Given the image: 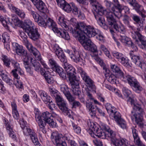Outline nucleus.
I'll return each mask as SVG.
<instances>
[{
  "label": "nucleus",
  "mask_w": 146,
  "mask_h": 146,
  "mask_svg": "<svg viewBox=\"0 0 146 146\" xmlns=\"http://www.w3.org/2000/svg\"><path fill=\"white\" fill-rule=\"evenodd\" d=\"M79 87L75 88L74 87V86L72 87V90L74 95L79 96L81 93L80 91L79 90Z\"/></svg>",
  "instance_id": "obj_53"
},
{
  "label": "nucleus",
  "mask_w": 146,
  "mask_h": 146,
  "mask_svg": "<svg viewBox=\"0 0 146 146\" xmlns=\"http://www.w3.org/2000/svg\"><path fill=\"white\" fill-rule=\"evenodd\" d=\"M35 117L36 121L38 123V129L40 133L42 132L44 134L46 133V129L45 126L46 125V122L44 119L41 118L40 115L38 114H35Z\"/></svg>",
  "instance_id": "obj_16"
},
{
  "label": "nucleus",
  "mask_w": 146,
  "mask_h": 146,
  "mask_svg": "<svg viewBox=\"0 0 146 146\" xmlns=\"http://www.w3.org/2000/svg\"><path fill=\"white\" fill-rule=\"evenodd\" d=\"M1 40L3 43L8 42L9 40L10 37L7 33H4L1 36Z\"/></svg>",
  "instance_id": "obj_50"
},
{
  "label": "nucleus",
  "mask_w": 146,
  "mask_h": 146,
  "mask_svg": "<svg viewBox=\"0 0 146 146\" xmlns=\"http://www.w3.org/2000/svg\"><path fill=\"white\" fill-rule=\"evenodd\" d=\"M110 68L111 71L115 74L118 78H120L123 81V79L125 77L129 76L128 74H125L124 75V73L121 70L120 68L116 64H111L110 65Z\"/></svg>",
  "instance_id": "obj_17"
},
{
  "label": "nucleus",
  "mask_w": 146,
  "mask_h": 146,
  "mask_svg": "<svg viewBox=\"0 0 146 146\" xmlns=\"http://www.w3.org/2000/svg\"><path fill=\"white\" fill-rule=\"evenodd\" d=\"M78 40L85 49L93 52H97L96 46L90 39L86 38L85 35H82L79 37Z\"/></svg>",
  "instance_id": "obj_6"
},
{
  "label": "nucleus",
  "mask_w": 146,
  "mask_h": 146,
  "mask_svg": "<svg viewBox=\"0 0 146 146\" xmlns=\"http://www.w3.org/2000/svg\"><path fill=\"white\" fill-rule=\"evenodd\" d=\"M100 49L104 52L106 55L109 58H110L111 57L109 52L108 50L105 46L102 44L100 46Z\"/></svg>",
  "instance_id": "obj_55"
},
{
  "label": "nucleus",
  "mask_w": 146,
  "mask_h": 146,
  "mask_svg": "<svg viewBox=\"0 0 146 146\" xmlns=\"http://www.w3.org/2000/svg\"><path fill=\"white\" fill-rule=\"evenodd\" d=\"M134 141L136 145L138 146H145V145L140 140L137 134V131L133 127L131 128Z\"/></svg>",
  "instance_id": "obj_25"
},
{
  "label": "nucleus",
  "mask_w": 146,
  "mask_h": 146,
  "mask_svg": "<svg viewBox=\"0 0 146 146\" xmlns=\"http://www.w3.org/2000/svg\"><path fill=\"white\" fill-rule=\"evenodd\" d=\"M51 138L53 143H55L56 144L61 143L65 140L69 142V140H70L65 136H64L62 134L58 133H53L52 134Z\"/></svg>",
  "instance_id": "obj_15"
},
{
  "label": "nucleus",
  "mask_w": 146,
  "mask_h": 146,
  "mask_svg": "<svg viewBox=\"0 0 146 146\" xmlns=\"http://www.w3.org/2000/svg\"><path fill=\"white\" fill-rule=\"evenodd\" d=\"M106 108L110 116L113 117L117 122L122 119L119 113L117 111L114 107L112 106L110 104H106Z\"/></svg>",
  "instance_id": "obj_10"
},
{
  "label": "nucleus",
  "mask_w": 146,
  "mask_h": 146,
  "mask_svg": "<svg viewBox=\"0 0 146 146\" xmlns=\"http://www.w3.org/2000/svg\"><path fill=\"white\" fill-rule=\"evenodd\" d=\"M36 8L40 12L46 13L47 9L45 4L42 0H31Z\"/></svg>",
  "instance_id": "obj_19"
},
{
  "label": "nucleus",
  "mask_w": 146,
  "mask_h": 146,
  "mask_svg": "<svg viewBox=\"0 0 146 146\" xmlns=\"http://www.w3.org/2000/svg\"><path fill=\"white\" fill-rule=\"evenodd\" d=\"M111 144L115 146H127L125 141L123 139L118 140L116 139L114 143H112Z\"/></svg>",
  "instance_id": "obj_40"
},
{
  "label": "nucleus",
  "mask_w": 146,
  "mask_h": 146,
  "mask_svg": "<svg viewBox=\"0 0 146 146\" xmlns=\"http://www.w3.org/2000/svg\"><path fill=\"white\" fill-rule=\"evenodd\" d=\"M21 38V40L26 46L29 50L32 53L36 59L40 61L44 67L46 69L49 68L47 65L44 61L42 59L40 54L39 52L30 43L27 39V36L25 33L23 32H19Z\"/></svg>",
  "instance_id": "obj_1"
},
{
  "label": "nucleus",
  "mask_w": 146,
  "mask_h": 146,
  "mask_svg": "<svg viewBox=\"0 0 146 146\" xmlns=\"http://www.w3.org/2000/svg\"><path fill=\"white\" fill-rule=\"evenodd\" d=\"M58 23L64 29V30L65 31H63L61 29H59L57 27L56 24L51 29H52L54 33H56L58 36L61 37L65 40H69L70 39V37L68 33L66 32V31H69V28L65 20L64 19L63 17H59L58 19Z\"/></svg>",
  "instance_id": "obj_2"
},
{
  "label": "nucleus",
  "mask_w": 146,
  "mask_h": 146,
  "mask_svg": "<svg viewBox=\"0 0 146 146\" xmlns=\"http://www.w3.org/2000/svg\"><path fill=\"white\" fill-rule=\"evenodd\" d=\"M132 36L133 38L135 40L136 44H138L139 42L137 39H138L139 40L144 36L141 35L139 32L138 31H135L134 33H132Z\"/></svg>",
  "instance_id": "obj_38"
},
{
  "label": "nucleus",
  "mask_w": 146,
  "mask_h": 146,
  "mask_svg": "<svg viewBox=\"0 0 146 146\" xmlns=\"http://www.w3.org/2000/svg\"><path fill=\"white\" fill-rule=\"evenodd\" d=\"M129 17L127 15H124L123 17V23L128 27H131L129 22Z\"/></svg>",
  "instance_id": "obj_62"
},
{
  "label": "nucleus",
  "mask_w": 146,
  "mask_h": 146,
  "mask_svg": "<svg viewBox=\"0 0 146 146\" xmlns=\"http://www.w3.org/2000/svg\"><path fill=\"white\" fill-rule=\"evenodd\" d=\"M86 107L89 112V114L91 117L94 116L96 115V107L95 108L92 105V103L87 102L86 103Z\"/></svg>",
  "instance_id": "obj_30"
},
{
  "label": "nucleus",
  "mask_w": 146,
  "mask_h": 146,
  "mask_svg": "<svg viewBox=\"0 0 146 146\" xmlns=\"http://www.w3.org/2000/svg\"><path fill=\"white\" fill-rule=\"evenodd\" d=\"M2 68H0V76L7 84L10 85H11L13 83V80L8 77L7 73Z\"/></svg>",
  "instance_id": "obj_27"
},
{
  "label": "nucleus",
  "mask_w": 146,
  "mask_h": 146,
  "mask_svg": "<svg viewBox=\"0 0 146 146\" xmlns=\"http://www.w3.org/2000/svg\"><path fill=\"white\" fill-rule=\"evenodd\" d=\"M95 60L98 63L100 66H104L103 67V69L106 71V72H107V69L106 67L104 66V64L103 63V61L99 57L97 56L95 57L94 58Z\"/></svg>",
  "instance_id": "obj_52"
},
{
  "label": "nucleus",
  "mask_w": 146,
  "mask_h": 146,
  "mask_svg": "<svg viewBox=\"0 0 146 146\" xmlns=\"http://www.w3.org/2000/svg\"><path fill=\"white\" fill-rule=\"evenodd\" d=\"M65 59L66 60V61L62 62L63 63L62 66L65 70L68 78L74 77L75 76V68L67 62V60L66 57L65 58Z\"/></svg>",
  "instance_id": "obj_13"
},
{
  "label": "nucleus",
  "mask_w": 146,
  "mask_h": 146,
  "mask_svg": "<svg viewBox=\"0 0 146 146\" xmlns=\"http://www.w3.org/2000/svg\"><path fill=\"white\" fill-rule=\"evenodd\" d=\"M133 53V51H131L129 53L132 61L137 66L140 67L144 73L146 74V64L141 60L139 56L135 55Z\"/></svg>",
  "instance_id": "obj_11"
},
{
  "label": "nucleus",
  "mask_w": 146,
  "mask_h": 146,
  "mask_svg": "<svg viewBox=\"0 0 146 146\" xmlns=\"http://www.w3.org/2000/svg\"><path fill=\"white\" fill-rule=\"evenodd\" d=\"M113 19H114L115 21L113 23H111V24H110L109 23L107 20V21L108 24L111 26L113 25L114 28L116 31H117L118 32L121 33H122V34H124L125 32V29L124 26L122 25L118 26L116 23V22L115 19H114V18Z\"/></svg>",
  "instance_id": "obj_29"
},
{
  "label": "nucleus",
  "mask_w": 146,
  "mask_h": 146,
  "mask_svg": "<svg viewBox=\"0 0 146 146\" xmlns=\"http://www.w3.org/2000/svg\"><path fill=\"white\" fill-rule=\"evenodd\" d=\"M101 128L105 130V131L102 132L101 130L99 131L98 133L97 134V136L102 139L109 138L111 139V144L112 143H114L116 139L115 132L111 129L108 126L105 124L102 125Z\"/></svg>",
  "instance_id": "obj_4"
},
{
  "label": "nucleus",
  "mask_w": 146,
  "mask_h": 146,
  "mask_svg": "<svg viewBox=\"0 0 146 146\" xmlns=\"http://www.w3.org/2000/svg\"><path fill=\"white\" fill-rule=\"evenodd\" d=\"M34 27H35L34 24L31 21L28 19L25 20L23 28L25 31Z\"/></svg>",
  "instance_id": "obj_34"
},
{
  "label": "nucleus",
  "mask_w": 146,
  "mask_h": 146,
  "mask_svg": "<svg viewBox=\"0 0 146 146\" xmlns=\"http://www.w3.org/2000/svg\"><path fill=\"white\" fill-rule=\"evenodd\" d=\"M72 125L74 130L76 133H80L81 130L79 127L73 123H72Z\"/></svg>",
  "instance_id": "obj_64"
},
{
  "label": "nucleus",
  "mask_w": 146,
  "mask_h": 146,
  "mask_svg": "<svg viewBox=\"0 0 146 146\" xmlns=\"http://www.w3.org/2000/svg\"><path fill=\"white\" fill-rule=\"evenodd\" d=\"M59 109L64 113L70 117L71 116L70 113H72V111L69 110L68 107V104L66 101L57 104Z\"/></svg>",
  "instance_id": "obj_23"
},
{
  "label": "nucleus",
  "mask_w": 146,
  "mask_h": 146,
  "mask_svg": "<svg viewBox=\"0 0 146 146\" xmlns=\"http://www.w3.org/2000/svg\"><path fill=\"white\" fill-rule=\"evenodd\" d=\"M46 19H44L40 16L39 17V19H37L38 21L36 22L38 23V25L39 26L45 27L46 26Z\"/></svg>",
  "instance_id": "obj_49"
},
{
  "label": "nucleus",
  "mask_w": 146,
  "mask_h": 146,
  "mask_svg": "<svg viewBox=\"0 0 146 146\" xmlns=\"http://www.w3.org/2000/svg\"><path fill=\"white\" fill-rule=\"evenodd\" d=\"M23 132L25 135L27 136L29 135L33 143L36 142L38 141V139L36 134L34 131L31 129L26 127L23 129Z\"/></svg>",
  "instance_id": "obj_20"
},
{
  "label": "nucleus",
  "mask_w": 146,
  "mask_h": 146,
  "mask_svg": "<svg viewBox=\"0 0 146 146\" xmlns=\"http://www.w3.org/2000/svg\"><path fill=\"white\" fill-rule=\"evenodd\" d=\"M65 96L69 102H72L74 101L75 98L71 95L70 92L65 95Z\"/></svg>",
  "instance_id": "obj_61"
},
{
  "label": "nucleus",
  "mask_w": 146,
  "mask_h": 146,
  "mask_svg": "<svg viewBox=\"0 0 146 146\" xmlns=\"http://www.w3.org/2000/svg\"><path fill=\"white\" fill-rule=\"evenodd\" d=\"M58 5L65 11L70 12L72 10V6L70 4L66 2L65 0H56Z\"/></svg>",
  "instance_id": "obj_22"
},
{
  "label": "nucleus",
  "mask_w": 146,
  "mask_h": 146,
  "mask_svg": "<svg viewBox=\"0 0 146 146\" xmlns=\"http://www.w3.org/2000/svg\"><path fill=\"white\" fill-rule=\"evenodd\" d=\"M118 78L117 76L114 75V74H111L109 77L108 80L112 84L115 83L116 78Z\"/></svg>",
  "instance_id": "obj_63"
},
{
  "label": "nucleus",
  "mask_w": 146,
  "mask_h": 146,
  "mask_svg": "<svg viewBox=\"0 0 146 146\" xmlns=\"http://www.w3.org/2000/svg\"><path fill=\"white\" fill-rule=\"evenodd\" d=\"M4 122L7 132L12 133L13 131L12 125L11 124L10 122L5 118L4 119Z\"/></svg>",
  "instance_id": "obj_41"
},
{
  "label": "nucleus",
  "mask_w": 146,
  "mask_h": 146,
  "mask_svg": "<svg viewBox=\"0 0 146 146\" xmlns=\"http://www.w3.org/2000/svg\"><path fill=\"white\" fill-rule=\"evenodd\" d=\"M88 27V25H86L84 22H79L77 24L75 29H74L72 28L69 29V31L74 37H80L82 35H85V31L87 30Z\"/></svg>",
  "instance_id": "obj_5"
},
{
  "label": "nucleus",
  "mask_w": 146,
  "mask_h": 146,
  "mask_svg": "<svg viewBox=\"0 0 146 146\" xmlns=\"http://www.w3.org/2000/svg\"><path fill=\"white\" fill-rule=\"evenodd\" d=\"M88 125L90 129L92 131L96 132V133H95V135L97 136V134L98 133L99 131H100V130L99 129L93 122L90 121L88 122Z\"/></svg>",
  "instance_id": "obj_39"
},
{
  "label": "nucleus",
  "mask_w": 146,
  "mask_h": 146,
  "mask_svg": "<svg viewBox=\"0 0 146 146\" xmlns=\"http://www.w3.org/2000/svg\"><path fill=\"white\" fill-rule=\"evenodd\" d=\"M106 5L107 8L109 9L110 11H107L106 10L107 12H111V7L113 6V5L111 2L110 1H109L108 0H106L104 2ZM104 11L105 10H104ZM106 11V10H105Z\"/></svg>",
  "instance_id": "obj_59"
},
{
  "label": "nucleus",
  "mask_w": 146,
  "mask_h": 146,
  "mask_svg": "<svg viewBox=\"0 0 146 146\" xmlns=\"http://www.w3.org/2000/svg\"><path fill=\"white\" fill-rule=\"evenodd\" d=\"M131 5L134 7L137 12L139 13L143 18L145 17V11L143 10V7L141 5L135 2Z\"/></svg>",
  "instance_id": "obj_32"
},
{
  "label": "nucleus",
  "mask_w": 146,
  "mask_h": 146,
  "mask_svg": "<svg viewBox=\"0 0 146 146\" xmlns=\"http://www.w3.org/2000/svg\"><path fill=\"white\" fill-rule=\"evenodd\" d=\"M77 72L78 73L81 75L83 80L85 82L86 86L93 90H95L96 89V87L93 81L90 77L87 75L86 73L82 68L79 67L77 68Z\"/></svg>",
  "instance_id": "obj_8"
},
{
  "label": "nucleus",
  "mask_w": 146,
  "mask_h": 146,
  "mask_svg": "<svg viewBox=\"0 0 146 146\" xmlns=\"http://www.w3.org/2000/svg\"><path fill=\"white\" fill-rule=\"evenodd\" d=\"M9 9L12 11L14 12L22 19H24L25 18L26 14L23 10L16 8L11 4H10L9 5Z\"/></svg>",
  "instance_id": "obj_24"
},
{
  "label": "nucleus",
  "mask_w": 146,
  "mask_h": 146,
  "mask_svg": "<svg viewBox=\"0 0 146 146\" xmlns=\"http://www.w3.org/2000/svg\"><path fill=\"white\" fill-rule=\"evenodd\" d=\"M25 32L27 34L29 38L34 40L38 39L40 36L37 29L35 27L29 29Z\"/></svg>",
  "instance_id": "obj_21"
},
{
  "label": "nucleus",
  "mask_w": 146,
  "mask_h": 146,
  "mask_svg": "<svg viewBox=\"0 0 146 146\" xmlns=\"http://www.w3.org/2000/svg\"><path fill=\"white\" fill-rule=\"evenodd\" d=\"M1 59L3 62V64L6 66L9 67L12 60L6 55L3 54L1 56Z\"/></svg>",
  "instance_id": "obj_37"
},
{
  "label": "nucleus",
  "mask_w": 146,
  "mask_h": 146,
  "mask_svg": "<svg viewBox=\"0 0 146 146\" xmlns=\"http://www.w3.org/2000/svg\"><path fill=\"white\" fill-rule=\"evenodd\" d=\"M122 90L123 94L127 97H128L131 93L130 91L125 87H123Z\"/></svg>",
  "instance_id": "obj_56"
},
{
  "label": "nucleus",
  "mask_w": 146,
  "mask_h": 146,
  "mask_svg": "<svg viewBox=\"0 0 146 146\" xmlns=\"http://www.w3.org/2000/svg\"><path fill=\"white\" fill-rule=\"evenodd\" d=\"M75 76L74 77H68L70 83L72 86V87L74 86V87H79V83L77 80H74Z\"/></svg>",
  "instance_id": "obj_44"
},
{
  "label": "nucleus",
  "mask_w": 146,
  "mask_h": 146,
  "mask_svg": "<svg viewBox=\"0 0 146 146\" xmlns=\"http://www.w3.org/2000/svg\"><path fill=\"white\" fill-rule=\"evenodd\" d=\"M72 6V12L75 15L78 14V17L82 19L84 17V16L83 13L80 12L79 9L75 4L73 2L70 3Z\"/></svg>",
  "instance_id": "obj_31"
},
{
  "label": "nucleus",
  "mask_w": 146,
  "mask_h": 146,
  "mask_svg": "<svg viewBox=\"0 0 146 146\" xmlns=\"http://www.w3.org/2000/svg\"><path fill=\"white\" fill-rule=\"evenodd\" d=\"M114 57L119 61L124 56L121 53L116 51H114L112 53Z\"/></svg>",
  "instance_id": "obj_51"
},
{
  "label": "nucleus",
  "mask_w": 146,
  "mask_h": 146,
  "mask_svg": "<svg viewBox=\"0 0 146 146\" xmlns=\"http://www.w3.org/2000/svg\"><path fill=\"white\" fill-rule=\"evenodd\" d=\"M51 116V114L48 111H46L43 113L42 115H40V117L41 118L44 119L47 123L48 121L50 120L51 119L50 118Z\"/></svg>",
  "instance_id": "obj_42"
},
{
  "label": "nucleus",
  "mask_w": 146,
  "mask_h": 146,
  "mask_svg": "<svg viewBox=\"0 0 146 146\" xmlns=\"http://www.w3.org/2000/svg\"><path fill=\"white\" fill-rule=\"evenodd\" d=\"M39 93L41 99L44 102L47 103L48 102H49L50 97L46 94L45 92L40 91H39Z\"/></svg>",
  "instance_id": "obj_36"
},
{
  "label": "nucleus",
  "mask_w": 146,
  "mask_h": 146,
  "mask_svg": "<svg viewBox=\"0 0 146 146\" xmlns=\"http://www.w3.org/2000/svg\"><path fill=\"white\" fill-rule=\"evenodd\" d=\"M49 91L51 96L55 98L57 97L60 94L59 92L57 90L54 88H49Z\"/></svg>",
  "instance_id": "obj_48"
},
{
  "label": "nucleus",
  "mask_w": 146,
  "mask_h": 146,
  "mask_svg": "<svg viewBox=\"0 0 146 146\" xmlns=\"http://www.w3.org/2000/svg\"><path fill=\"white\" fill-rule=\"evenodd\" d=\"M71 58L73 61L79 64L81 66L85 64V60L80 57L79 53L71 55Z\"/></svg>",
  "instance_id": "obj_28"
},
{
  "label": "nucleus",
  "mask_w": 146,
  "mask_h": 146,
  "mask_svg": "<svg viewBox=\"0 0 146 146\" xmlns=\"http://www.w3.org/2000/svg\"><path fill=\"white\" fill-rule=\"evenodd\" d=\"M46 26H48L50 28H52L53 26H55L56 23L52 19L48 18L46 19Z\"/></svg>",
  "instance_id": "obj_47"
},
{
  "label": "nucleus",
  "mask_w": 146,
  "mask_h": 146,
  "mask_svg": "<svg viewBox=\"0 0 146 146\" xmlns=\"http://www.w3.org/2000/svg\"><path fill=\"white\" fill-rule=\"evenodd\" d=\"M29 61H30L31 63V65L34 67L35 70L37 72L39 71L40 66V64L35 59H33L31 57H29V60H28V63L27 64H25L23 62L27 72L31 75H32L33 74V70L31 69V67L28 66Z\"/></svg>",
  "instance_id": "obj_12"
},
{
  "label": "nucleus",
  "mask_w": 146,
  "mask_h": 146,
  "mask_svg": "<svg viewBox=\"0 0 146 146\" xmlns=\"http://www.w3.org/2000/svg\"><path fill=\"white\" fill-rule=\"evenodd\" d=\"M11 20L12 22L11 23L9 20V22L11 24L13 23L15 25H18L21 23V21L16 15H12Z\"/></svg>",
  "instance_id": "obj_46"
},
{
  "label": "nucleus",
  "mask_w": 146,
  "mask_h": 146,
  "mask_svg": "<svg viewBox=\"0 0 146 146\" xmlns=\"http://www.w3.org/2000/svg\"><path fill=\"white\" fill-rule=\"evenodd\" d=\"M119 61L123 66H127L128 65V58H125L123 56Z\"/></svg>",
  "instance_id": "obj_60"
},
{
  "label": "nucleus",
  "mask_w": 146,
  "mask_h": 146,
  "mask_svg": "<svg viewBox=\"0 0 146 146\" xmlns=\"http://www.w3.org/2000/svg\"><path fill=\"white\" fill-rule=\"evenodd\" d=\"M12 45L13 47L16 50L17 53L18 55L23 56V62L25 64H27L29 58L27 56V52L23 48L22 46L19 45L17 43H13Z\"/></svg>",
  "instance_id": "obj_9"
},
{
  "label": "nucleus",
  "mask_w": 146,
  "mask_h": 146,
  "mask_svg": "<svg viewBox=\"0 0 146 146\" xmlns=\"http://www.w3.org/2000/svg\"><path fill=\"white\" fill-rule=\"evenodd\" d=\"M123 81L127 82L133 90L137 93H139L143 90V88L140 86L137 80L129 75L123 79Z\"/></svg>",
  "instance_id": "obj_7"
},
{
  "label": "nucleus",
  "mask_w": 146,
  "mask_h": 146,
  "mask_svg": "<svg viewBox=\"0 0 146 146\" xmlns=\"http://www.w3.org/2000/svg\"><path fill=\"white\" fill-rule=\"evenodd\" d=\"M137 27V31H138L140 32L142 31L144 27V23L142 21H141L139 22L136 23Z\"/></svg>",
  "instance_id": "obj_58"
},
{
  "label": "nucleus",
  "mask_w": 146,
  "mask_h": 146,
  "mask_svg": "<svg viewBox=\"0 0 146 146\" xmlns=\"http://www.w3.org/2000/svg\"><path fill=\"white\" fill-rule=\"evenodd\" d=\"M52 50L61 62L66 61L65 59L66 56L58 44H54L52 45Z\"/></svg>",
  "instance_id": "obj_14"
},
{
  "label": "nucleus",
  "mask_w": 146,
  "mask_h": 146,
  "mask_svg": "<svg viewBox=\"0 0 146 146\" xmlns=\"http://www.w3.org/2000/svg\"><path fill=\"white\" fill-rule=\"evenodd\" d=\"M41 73L42 74H43L44 78L47 82L48 84H52L54 82L53 78L52 77L49 71L43 72V71L40 69Z\"/></svg>",
  "instance_id": "obj_33"
},
{
  "label": "nucleus",
  "mask_w": 146,
  "mask_h": 146,
  "mask_svg": "<svg viewBox=\"0 0 146 146\" xmlns=\"http://www.w3.org/2000/svg\"><path fill=\"white\" fill-rule=\"evenodd\" d=\"M133 111H131V118L132 120L135 121L140 127L143 126V123L142 122V115L144 113L143 109L138 105L133 104Z\"/></svg>",
  "instance_id": "obj_3"
},
{
  "label": "nucleus",
  "mask_w": 146,
  "mask_h": 146,
  "mask_svg": "<svg viewBox=\"0 0 146 146\" xmlns=\"http://www.w3.org/2000/svg\"><path fill=\"white\" fill-rule=\"evenodd\" d=\"M29 11H30L31 14L32 15L35 21H37V19H39L40 16L36 12L31 10H29Z\"/></svg>",
  "instance_id": "obj_54"
},
{
  "label": "nucleus",
  "mask_w": 146,
  "mask_h": 146,
  "mask_svg": "<svg viewBox=\"0 0 146 146\" xmlns=\"http://www.w3.org/2000/svg\"><path fill=\"white\" fill-rule=\"evenodd\" d=\"M121 127L123 129H125L127 127V125L126 122L123 119L120 120L119 121L117 122Z\"/></svg>",
  "instance_id": "obj_57"
},
{
  "label": "nucleus",
  "mask_w": 146,
  "mask_h": 146,
  "mask_svg": "<svg viewBox=\"0 0 146 146\" xmlns=\"http://www.w3.org/2000/svg\"><path fill=\"white\" fill-rule=\"evenodd\" d=\"M86 33L85 34L89 38L94 36L98 34V30L95 29L93 27L90 25L88 27L87 30L85 31Z\"/></svg>",
  "instance_id": "obj_26"
},
{
  "label": "nucleus",
  "mask_w": 146,
  "mask_h": 146,
  "mask_svg": "<svg viewBox=\"0 0 146 146\" xmlns=\"http://www.w3.org/2000/svg\"><path fill=\"white\" fill-rule=\"evenodd\" d=\"M139 46L141 48L146 49V37L143 36L139 41L138 44Z\"/></svg>",
  "instance_id": "obj_43"
},
{
  "label": "nucleus",
  "mask_w": 146,
  "mask_h": 146,
  "mask_svg": "<svg viewBox=\"0 0 146 146\" xmlns=\"http://www.w3.org/2000/svg\"><path fill=\"white\" fill-rule=\"evenodd\" d=\"M129 10V9L127 7L119 5L117 8L115 7L113 9L114 13L113 15L117 18H119L122 16L123 11L127 13Z\"/></svg>",
  "instance_id": "obj_18"
},
{
  "label": "nucleus",
  "mask_w": 146,
  "mask_h": 146,
  "mask_svg": "<svg viewBox=\"0 0 146 146\" xmlns=\"http://www.w3.org/2000/svg\"><path fill=\"white\" fill-rule=\"evenodd\" d=\"M121 38H119L121 42L125 45L128 46L132 43V41L130 38L125 35H120Z\"/></svg>",
  "instance_id": "obj_35"
},
{
  "label": "nucleus",
  "mask_w": 146,
  "mask_h": 146,
  "mask_svg": "<svg viewBox=\"0 0 146 146\" xmlns=\"http://www.w3.org/2000/svg\"><path fill=\"white\" fill-rule=\"evenodd\" d=\"M60 87L61 91L63 93L64 95L70 92L67 86L64 84H60Z\"/></svg>",
  "instance_id": "obj_45"
}]
</instances>
